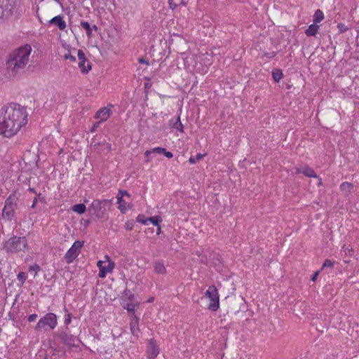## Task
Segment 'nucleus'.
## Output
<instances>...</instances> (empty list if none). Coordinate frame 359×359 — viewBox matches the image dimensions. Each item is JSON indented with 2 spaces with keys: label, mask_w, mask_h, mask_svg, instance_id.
<instances>
[{
  "label": "nucleus",
  "mask_w": 359,
  "mask_h": 359,
  "mask_svg": "<svg viewBox=\"0 0 359 359\" xmlns=\"http://www.w3.org/2000/svg\"><path fill=\"white\" fill-rule=\"evenodd\" d=\"M26 108L17 103H10L1 109L0 135L11 137L27 123Z\"/></svg>",
  "instance_id": "obj_1"
},
{
  "label": "nucleus",
  "mask_w": 359,
  "mask_h": 359,
  "mask_svg": "<svg viewBox=\"0 0 359 359\" xmlns=\"http://www.w3.org/2000/svg\"><path fill=\"white\" fill-rule=\"evenodd\" d=\"M32 47L29 44L21 46L9 54L6 65L10 74L15 75L25 67L29 61Z\"/></svg>",
  "instance_id": "obj_2"
},
{
  "label": "nucleus",
  "mask_w": 359,
  "mask_h": 359,
  "mask_svg": "<svg viewBox=\"0 0 359 359\" xmlns=\"http://www.w3.org/2000/svg\"><path fill=\"white\" fill-rule=\"evenodd\" d=\"M112 205L111 199H95L88 208V214L95 216L96 219L107 220L109 218V211Z\"/></svg>",
  "instance_id": "obj_3"
},
{
  "label": "nucleus",
  "mask_w": 359,
  "mask_h": 359,
  "mask_svg": "<svg viewBox=\"0 0 359 359\" xmlns=\"http://www.w3.org/2000/svg\"><path fill=\"white\" fill-rule=\"evenodd\" d=\"M21 0H0V19L9 20L19 13Z\"/></svg>",
  "instance_id": "obj_4"
},
{
  "label": "nucleus",
  "mask_w": 359,
  "mask_h": 359,
  "mask_svg": "<svg viewBox=\"0 0 359 359\" xmlns=\"http://www.w3.org/2000/svg\"><path fill=\"white\" fill-rule=\"evenodd\" d=\"M28 248L27 241L25 237L14 236L9 238L4 245V249L8 253L25 252Z\"/></svg>",
  "instance_id": "obj_5"
},
{
  "label": "nucleus",
  "mask_w": 359,
  "mask_h": 359,
  "mask_svg": "<svg viewBox=\"0 0 359 359\" xmlns=\"http://www.w3.org/2000/svg\"><path fill=\"white\" fill-rule=\"evenodd\" d=\"M57 325V316L53 313H48L39 319L34 327V330L36 332L53 330L56 327Z\"/></svg>",
  "instance_id": "obj_6"
},
{
  "label": "nucleus",
  "mask_w": 359,
  "mask_h": 359,
  "mask_svg": "<svg viewBox=\"0 0 359 359\" xmlns=\"http://www.w3.org/2000/svg\"><path fill=\"white\" fill-rule=\"evenodd\" d=\"M18 198L15 192L11 194L5 201V205L2 211V217L8 220H11L15 215Z\"/></svg>",
  "instance_id": "obj_7"
},
{
  "label": "nucleus",
  "mask_w": 359,
  "mask_h": 359,
  "mask_svg": "<svg viewBox=\"0 0 359 359\" xmlns=\"http://www.w3.org/2000/svg\"><path fill=\"white\" fill-rule=\"evenodd\" d=\"M55 336L57 338V339L60 340V342L61 344L69 348L77 347L79 344H76V342H80L79 338L75 335L69 334L67 332V330H59L55 333Z\"/></svg>",
  "instance_id": "obj_8"
},
{
  "label": "nucleus",
  "mask_w": 359,
  "mask_h": 359,
  "mask_svg": "<svg viewBox=\"0 0 359 359\" xmlns=\"http://www.w3.org/2000/svg\"><path fill=\"white\" fill-rule=\"evenodd\" d=\"M205 297L210 300L208 309L210 311H216L219 307V294L215 285H210L205 292Z\"/></svg>",
  "instance_id": "obj_9"
},
{
  "label": "nucleus",
  "mask_w": 359,
  "mask_h": 359,
  "mask_svg": "<svg viewBox=\"0 0 359 359\" xmlns=\"http://www.w3.org/2000/svg\"><path fill=\"white\" fill-rule=\"evenodd\" d=\"M83 241H76L65 255L67 264L72 263L80 254Z\"/></svg>",
  "instance_id": "obj_10"
},
{
  "label": "nucleus",
  "mask_w": 359,
  "mask_h": 359,
  "mask_svg": "<svg viewBox=\"0 0 359 359\" xmlns=\"http://www.w3.org/2000/svg\"><path fill=\"white\" fill-rule=\"evenodd\" d=\"M111 111L107 107L100 109L95 115V118L99 119L101 122L106 121L111 116Z\"/></svg>",
  "instance_id": "obj_11"
},
{
  "label": "nucleus",
  "mask_w": 359,
  "mask_h": 359,
  "mask_svg": "<svg viewBox=\"0 0 359 359\" xmlns=\"http://www.w3.org/2000/svg\"><path fill=\"white\" fill-rule=\"evenodd\" d=\"M159 353V349L156 346L155 341L151 339L147 348V356L149 358H156Z\"/></svg>",
  "instance_id": "obj_12"
},
{
  "label": "nucleus",
  "mask_w": 359,
  "mask_h": 359,
  "mask_svg": "<svg viewBox=\"0 0 359 359\" xmlns=\"http://www.w3.org/2000/svg\"><path fill=\"white\" fill-rule=\"evenodd\" d=\"M296 173L297 174L302 173L306 177H318V176L314 172L313 169H312L311 168H310L309 166H308L306 165H304L302 168H297Z\"/></svg>",
  "instance_id": "obj_13"
},
{
  "label": "nucleus",
  "mask_w": 359,
  "mask_h": 359,
  "mask_svg": "<svg viewBox=\"0 0 359 359\" xmlns=\"http://www.w3.org/2000/svg\"><path fill=\"white\" fill-rule=\"evenodd\" d=\"M49 22L50 24H54L57 26L60 30H64L66 28V22L63 20V18L61 15H57L53 18Z\"/></svg>",
  "instance_id": "obj_14"
},
{
  "label": "nucleus",
  "mask_w": 359,
  "mask_h": 359,
  "mask_svg": "<svg viewBox=\"0 0 359 359\" xmlns=\"http://www.w3.org/2000/svg\"><path fill=\"white\" fill-rule=\"evenodd\" d=\"M115 266V264L113 262H109L107 266H102V267L99 271L98 276L101 278H104L106 277V275L108 272H111Z\"/></svg>",
  "instance_id": "obj_15"
},
{
  "label": "nucleus",
  "mask_w": 359,
  "mask_h": 359,
  "mask_svg": "<svg viewBox=\"0 0 359 359\" xmlns=\"http://www.w3.org/2000/svg\"><path fill=\"white\" fill-rule=\"evenodd\" d=\"M154 271L157 274H165L167 272L164 264L159 261L154 263Z\"/></svg>",
  "instance_id": "obj_16"
},
{
  "label": "nucleus",
  "mask_w": 359,
  "mask_h": 359,
  "mask_svg": "<svg viewBox=\"0 0 359 359\" xmlns=\"http://www.w3.org/2000/svg\"><path fill=\"white\" fill-rule=\"evenodd\" d=\"M121 305L123 309H126L129 312H133L135 310L137 304L133 303L130 301H123Z\"/></svg>",
  "instance_id": "obj_17"
},
{
  "label": "nucleus",
  "mask_w": 359,
  "mask_h": 359,
  "mask_svg": "<svg viewBox=\"0 0 359 359\" xmlns=\"http://www.w3.org/2000/svg\"><path fill=\"white\" fill-rule=\"evenodd\" d=\"M130 326L133 335L138 336V333L140 331L138 325V318H137L135 320L131 321Z\"/></svg>",
  "instance_id": "obj_18"
},
{
  "label": "nucleus",
  "mask_w": 359,
  "mask_h": 359,
  "mask_svg": "<svg viewBox=\"0 0 359 359\" xmlns=\"http://www.w3.org/2000/svg\"><path fill=\"white\" fill-rule=\"evenodd\" d=\"M168 4L170 8L174 10L180 5L185 6L187 1L185 0H168Z\"/></svg>",
  "instance_id": "obj_19"
},
{
  "label": "nucleus",
  "mask_w": 359,
  "mask_h": 359,
  "mask_svg": "<svg viewBox=\"0 0 359 359\" xmlns=\"http://www.w3.org/2000/svg\"><path fill=\"white\" fill-rule=\"evenodd\" d=\"M319 27L316 25L313 24L309 26L308 29H306L305 34L308 36H315L318 32Z\"/></svg>",
  "instance_id": "obj_20"
},
{
  "label": "nucleus",
  "mask_w": 359,
  "mask_h": 359,
  "mask_svg": "<svg viewBox=\"0 0 359 359\" xmlns=\"http://www.w3.org/2000/svg\"><path fill=\"white\" fill-rule=\"evenodd\" d=\"M134 299V294L128 289H126L121 296V301H130L133 302Z\"/></svg>",
  "instance_id": "obj_21"
},
{
  "label": "nucleus",
  "mask_w": 359,
  "mask_h": 359,
  "mask_svg": "<svg viewBox=\"0 0 359 359\" xmlns=\"http://www.w3.org/2000/svg\"><path fill=\"white\" fill-rule=\"evenodd\" d=\"M86 62L84 60L79 61V67L81 69V71L83 74H87L91 69V65L89 62H88L87 65L86 66Z\"/></svg>",
  "instance_id": "obj_22"
},
{
  "label": "nucleus",
  "mask_w": 359,
  "mask_h": 359,
  "mask_svg": "<svg viewBox=\"0 0 359 359\" xmlns=\"http://www.w3.org/2000/svg\"><path fill=\"white\" fill-rule=\"evenodd\" d=\"M72 210L79 215L84 213L86 211V207L83 203H78L72 206Z\"/></svg>",
  "instance_id": "obj_23"
},
{
  "label": "nucleus",
  "mask_w": 359,
  "mask_h": 359,
  "mask_svg": "<svg viewBox=\"0 0 359 359\" xmlns=\"http://www.w3.org/2000/svg\"><path fill=\"white\" fill-rule=\"evenodd\" d=\"M324 19V14L323 11L320 9H317L315 11L314 15H313V22L315 24L320 22Z\"/></svg>",
  "instance_id": "obj_24"
},
{
  "label": "nucleus",
  "mask_w": 359,
  "mask_h": 359,
  "mask_svg": "<svg viewBox=\"0 0 359 359\" xmlns=\"http://www.w3.org/2000/svg\"><path fill=\"white\" fill-rule=\"evenodd\" d=\"M81 26L86 30V34L88 37L92 36V28L90 24L86 21H81Z\"/></svg>",
  "instance_id": "obj_25"
},
{
  "label": "nucleus",
  "mask_w": 359,
  "mask_h": 359,
  "mask_svg": "<svg viewBox=\"0 0 359 359\" xmlns=\"http://www.w3.org/2000/svg\"><path fill=\"white\" fill-rule=\"evenodd\" d=\"M283 72L281 69H277L272 72V77L276 82H279V81L283 78Z\"/></svg>",
  "instance_id": "obj_26"
},
{
  "label": "nucleus",
  "mask_w": 359,
  "mask_h": 359,
  "mask_svg": "<svg viewBox=\"0 0 359 359\" xmlns=\"http://www.w3.org/2000/svg\"><path fill=\"white\" fill-rule=\"evenodd\" d=\"M172 128H175L176 130H177L180 132L184 131V126L181 123L180 116H178L177 118L175 121V123L172 125Z\"/></svg>",
  "instance_id": "obj_27"
},
{
  "label": "nucleus",
  "mask_w": 359,
  "mask_h": 359,
  "mask_svg": "<svg viewBox=\"0 0 359 359\" xmlns=\"http://www.w3.org/2000/svg\"><path fill=\"white\" fill-rule=\"evenodd\" d=\"M117 203L119 204L118 209L122 213H124L126 211V203L124 201L121 196H117Z\"/></svg>",
  "instance_id": "obj_28"
},
{
  "label": "nucleus",
  "mask_w": 359,
  "mask_h": 359,
  "mask_svg": "<svg viewBox=\"0 0 359 359\" xmlns=\"http://www.w3.org/2000/svg\"><path fill=\"white\" fill-rule=\"evenodd\" d=\"M206 155V154H197L196 155V156L193 157H190L189 159V162L191 163V164H194L196 163L197 161L201 160Z\"/></svg>",
  "instance_id": "obj_29"
},
{
  "label": "nucleus",
  "mask_w": 359,
  "mask_h": 359,
  "mask_svg": "<svg viewBox=\"0 0 359 359\" xmlns=\"http://www.w3.org/2000/svg\"><path fill=\"white\" fill-rule=\"evenodd\" d=\"M147 220H149L148 222H150L154 226H158L159 223H161L162 222V219L160 216H154V217H148Z\"/></svg>",
  "instance_id": "obj_30"
},
{
  "label": "nucleus",
  "mask_w": 359,
  "mask_h": 359,
  "mask_svg": "<svg viewBox=\"0 0 359 359\" xmlns=\"http://www.w3.org/2000/svg\"><path fill=\"white\" fill-rule=\"evenodd\" d=\"M353 188V184L352 183L344 182L340 185V189L341 191H350Z\"/></svg>",
  "instance_id": "obj_31"
},
{
  "label": "nucleus",
  "mask_w": 359,
  "mask_h": 359,
  "mask_svg": "<svg viewBox=\"0 0 359 359\" xmlns=\"http://www.w3.org/2000/svg\"><path fill=\"white\" fill-rule=\"evenodd\" d=\"M41 267L38 264H34V265H32L29 267V272H34V276L35 277L38 272L40 271Z\"/></svg>",
  "instance_id": "obj_32"
},
{
  "label": "nucleus",
  "mask_w": 359,
  "mask_h": 359,
  "mask_svg": "<svg viewBox=\"0 0 359 359\" xmlns=\"http://www.w3.org/2000/svg\"><path fill=\"white\" fill-rule=\"evenodd\" d=\"M71 322H72V314L68 313V314L65 315V321H64V323L65 325V330L69 329L67 325H69L71 323Z\"/></svg>",
  "instance_id": "obj_33"
},
{
  "label": "nucleus",
  "mask_w": 359,
  "mask_h": 359,
  "mask_svg": "<svg viewBox=\"0 0 359 359\" xmlns=\"http://www.w3.org/2000/svg\"><path fill=\"white\" fill-rule=\"evenodd\" d=\"M136 220L137 222L143 224H147V222L149 221V220H147V218L145 219V217L144 215H139L137 217Z\"/></svg>",
  "instance_id": "obj_34"
},
{
  "label": "nucleus",
  "mask_w": 359,
  "mask_h": 359,
  "mask_svg": "<svg viewBox=\"0 0 359 359\" xmlns=\"http://www.w3.org/2000/svg\"><path fill=\"white\" fill-rule=\"evenodd\" d=\"M333 265H334V262L331 261L330 259H325L323 264V266L321 268V270L323 269V268H332L333 267Z\"/></svg>",
  "instance_id": "obj_35"
},
{
  "label": "nucleus",
  "mask_w": 359,
  "mask_h": 359,
  "mask_svg": "<svg viewBox=\"0 0 359 359\" xmlns=\"http://www.w3.org/2000/svg\"><path fill=\"white\" fill-rule=\"evenodd\" d=\"M135 222L133 220H128L125 224V228L128 231H130L134 227Z\"/></svg>",
  "instance_id": "obj_36"
},
{
  "label": "nucleus",
  "mask_w": 359,
  "mask_h": 359,
  "mask_svg": "<svg viewBox=\"0 0 359 359\" xmlns=\"http://www.w3.org/2000/svg\"><path fill=\"white\" fill-rule=\"evenodd\" d=\"M337 28L341 33H344L348 29L347 26L345 25L344 23H339L337 25Z\"/></svg>",
  "instance_id": "obj_37"
},
{
  "label": "nucleus",
  "mask_w": 359,
  "mask_h": 359,
  "mask_svg": "<svg viewBox=\"0 0 359 359\" xmlns=\"http://www.w3.org/2000/svg\"><path fill=\"white\" fill-rule=\"evenodd\" d=\"M18 280L23 284L26 280V276L24 272H20L18 275Z\"/></svg>",
  "instance_id": "obj_38"
},
{
  "label": "nucleus",
  "mask_w": 359,
  "mask_h": 359,
  "mask_svg": "<svg viewBox=\"0 0 359 359\" xmlns=\"http://www.w3.org/2000/svg\"><path fill=\"white\" fill-rule=\"evenodd\" d=\"M77 56H78L79 61H82V60L86 61L85 54L82 50H78Z\"/></svg>",
  "instance_id": "obj_39"
},
{
  "label": "nucleus",
  "mask_w": 359,
  "mask_h": 359,
  "mask_svg": "<svg viewBox=\"0 0 359 359\" xmlns=\"http://www.w3.org/2000/svg\"><path fill=\"white\" fill-rule=\"evenodd\" d=\"M165 151V148H163V147H155L152 149V152L153 153H156V154H164V152Z\"/></svg>",
  "instance_id": "obj_40"
},
{
  "label": "nucleus",
  "mask_w": 359,
  "mask_h": 359,
  "mask_svg": "<svg viewBox=\"0 0 359 359\" xmlns=\"http://www.w3.org/2000/svg\"><path fill=\"white\" fill-rule=\"evenodd\" d=\"M37 318V314L33 313L28 316L27 321L29 323L34 322Z\"/></svg>",
  "instance_id": "obj_41"
},
{
  "label": "nucleus",
  "mask_w": 359,
  "mask_h": 359,
  "mask_svg": "<svg viewBox=\"0 0 359 359\" xmlns=\"http://www.w3.org/2000/svg\"><path fill=\"white\" fill-rule=\"evenodd\" d=\"M124 196H130V195L126 190H120L117 196H121V198H123Z\"/></svg>",
  "instance_id": "obj_42"
},
{
  "label": "nucleus",
  "mask_w": 359,
  "mask_h": 359,
  "mask_svg": "<svg viewBox=\"0 0 359 359\" xmlns=\"http://www.w3.org/2000/svg\"><path fill=\"white\" fill-rule=\"evenodd\" d=\"M102 122L101 121H97L96 123H95L93 124V126H92L91 129H90V132L91 133H95L97 130V128L99 127L100 124Z\"/></svg>",
  "instance_id": "obj_43"
},
{
  "label": "nucleus",
  "mask_w": 359,
  "mask_h": 359,
  "mask_svg": "<svg viewBox=\"0 0 359 359\" xmlns=\"http://www.w3.org/2000/svg\"><path fill=\"white\" fill-rule=\"evenodd\" d=\"M65 59H69L72 62H76V57L70 54H66L64 56Z\"/></svg>",
  "instance_id": "obj_44"
},
{
  "label": "nucleus",
  "mask_w": 359,
  "mask_h": 359,
  "mask_svg": "<svg viewBox=\"0 0 359 359\" xmlns=\"http://www.w3.org/2000/svg\"><path fill=\"white\" fill-rule=\"evenodd\" d=\"M138 62L141 64H145L147 65H149V62L148 60H146L143 57H140L138 59Z\"/></svg>",
  "instance_id": "obj_45"
},
{
  "label": "nucleus",
  "mask_w": 359,
  "mask_h": 359,
  "mask_svg": "<svg viewBox=\"0 0 359 359\" xmlns=\"http://www.w3.org/2000/svg\"><path fill=\"white\" fill-rule=\"evenodd\" d=\"M265 55L269 58H272L276 55V53L274 51H272L270 53H265Z\"/></svg>",
  "instance_id": "obj_46"
},
{
  "label": "nucleus",
  "mask_w": 359,
  "mask_h": 359,
  "mask_svg": "<svg viewBox=\"0 0 359 359\" xmlns=\"http://www.w3.org/2000/svg\"><path fill=\"white\" fill-rule=\"evenodd\" d=\"M319 273H320V271H317L316 272H315L313 274V276H311V280L312 281H313V282L316 281V280L317 277L318 276Z\"/></svg>",
  "instance_id": "obj_47"
},
{
  "label": "nucleus",
  "mask_w": 359,
  "mask_h": 359,
  "mask_svg": "<svg viewBox=\"0 0 359 359\" xmlns=\"http://www.w3.org/2000/svg\"><path fill=\"white\" fill-rule=\"evenodd\" d=\"M164 154L166 157H168V158H172V156H173V154H172V152H170V151H166V150H165V151L164 152V154Z\"/></svg>",
  "instance_id": "obj_48"
},
{
  "label": "nucleus",
  "mask_w": 359,
  "mask_h": 359,
  "mask_svg": "<svg viewBox=\"0 0 359 359\" xmlns=\"http://www.w3.org/2000/svg\"><path fill=\"white\" fill-rule=\"evenodd\" d=\"M37 195V198L41 202V203H45V198L43 196H41V194H36Z\"/></svg>",
  "instance_id": "obj_49"
},
{
  "label": "nucleus",
  "mask_w": 359,
  "mask_h": 359,
  "mask_svg": "<svg viewBox=\"0 0 359 359\" xmlns=\"http://www.w3.org/2000/svg\"><path fill=\"white\" fill-rule=\"evenodd\" d=\"M37 201H38V198H37L36 197V198H34V200H33V201H32V205H31V208H34L36 207V203H37Z\"/></svg>",
  "instance_id": "obj_50"
},
{
  "label": "nucleus",
  "mask_w": 359,
  "mask_h": 359,
  "mask_svg": "<svg viewBox=\"0 0 359 359\" xmlns=\"http://www.w3.org/2000/svg\"><path fill=\"white\" fill-rule=\"evenodd\" d=\"M151 153H153V152H152V150H147V151H145V153H144L145 157L148 158H149V155H150Z\"/></svg>",
  "instance_id": "obj_51"
},
{
  "label": "nucleus",
  "mask_w": 359,
  "mask_h": 359,
  "mask_svg": "<svg viewBox=\"0 0 359 359\" xmlns=\"http://www.w3.org/2000/svg\"><path fill=\"white\" fill-rule=\"evenodd\" d=\"M102 264H103V262H102V261H100H100H98V262H97V266L99 267V271H100V269L102 267V266H103Z\"/></svg>",
  "instance_id": "obj_52"
},
{
  "label": "nucleus",
  "mask_w": 359,
  "mask_h": 359,
  "mask_svg": "<svg viewBox=\"0 0 359 359\" xmlns=\"http://www.w3.org/2000/svg\"><path fill=\"white\" fill-rule=\"evenodd\" d=\"M318 180V186L320 187V186H323V180L320 177H316Z\"/></svg>",
  "instance_id": "obj_53"
},
{
  "label": "nucleus",
  "mask_w": 359,
  "mask_h": 359,
  "mask_svg": "<svg viewBox=\"0 0 359 359\" xmlns=\"http://www.w3.org/2000/svg\"><path fill=\"white\" fill-rule=\"evenodd\" d=\"M28 191H29L30 192L34 193V194H36V191H35V189H34V188L29 187V188L28 189Z\"/></svg>",
  "instance_id": "obj_54"
},
{
  "label": "nucleus",
  "mask_w": 359,
  "mask_h": 359,
  "mask_svg": "<svg viewBox=\"0 0 359 359\" xmlns=\"http://www.w3.org/2000/svg\"><path fill=\"white\" fill-rule=\"evenodd\" d=\"M91 28H92V31L93 30L97 31V29H98V27L95 25H94L93 27H91Z\"/></svg>",
  "instance_id": "obj_55"
},
{
  "label": "nucleus",
  "mask_w": 359,
  "mask_h": 359,
  "mask_svg": "<svg viewBox=\"0 0 359 359\" xmlns=\"http://www.w3.org/2000/svg\"><path fill=\"white\" fill-rule=\"evenodd\" d=\"M157 226H158V229H157V232L156 233H157V234H159L160 232H161V226L159 225Z\"/></svg>",
  "instance_id": "obj_56"
},
{
  "label": "nucleus",
  "mask_w": 359,
  "mask_h": 359,
  "mask_svg": "<svg viewBox=\"0 0 359 359\" xmlns=\"http://www.w3.org/2000/svg\"><path fill=\"white\" fill-rule=\"evenodd\" d=\"M170 125H172H172L174 124V123H175V121H174L173 119H171V120L170 121Z\"/></svg>",
  "instance_id": "obj_57"
},
{
  "label": "nucleus",
  "mask_w": 359,
  "mask_h": 359,
  "mask_svg": "<svg viewBox=\"0 0 359 359\" xmlns=\"http://www.w3.org/2000/svg\"><path fill=\"white\" fill-rule=\"evenodd\" d=\"M89 223H90L89 220H86V221H85V224H86V225H88V224H89Z\"/></svg>",
  "instance_id": "obj_58"
},
{
  "label": "nucleus",
  "mask_w": 359,
  "mask_h": 359,
  "mask_svg": "<svg viewBox=\"0 0 359 359\" xmlns=\"http://www.w3.org/2000/svg\"><path fill=\"white\" fill-rule=\"evenodd\" d=\"M153 300H154V297H151V298H150V299H149V302H153Z\"/></svg>",
  "instance_id": "obj_59"
}]
</instances>
